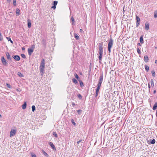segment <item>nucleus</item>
I'll use <instances>...</instances> for the list:
<instances>
[{
    "mask_svg": "<svg viewBox=\"0 0 157 157\" xmlns=\"http://www.w3.org/2000/svg\"><path fill=\"white\" fill-rule=\"evenodd\" d=\"M12 57L17 61H19L20 59V57L17 55H13L12 56Z\"/></svg>",
    "mask_w": 157,
    "mask_h": 157,
    "instance_id": "nucleus-8",
    "label": "nucleus"
},
{
    "mask_svg": "<svg viewBox=\"0 0 157 157\" xmlns=\"http://www.w3.org/2000/svg\"><path fill=\"white\" fill-rule=\"evenodd\" d=\"M53 5L56 6L58 2L56 1H55L53 2Z\"/></svg>",
    "mask_w": 157,
    "mask_h": 157,
    "instance_id": "nucleus-31",
    "label": "nucleus"
},
{
    "mask_svg": "<svg viewBox=\"0 0 157 157\" xmlns=\"http://www.w3.org/2000/svg\"><path fill=\"white\" fill-rule=\"evenodd\" d=\"M157 108V102L155 103L154 105L153 108Z\"/></svg>",
    "mask_w": 157,
    "mask_h": 157,
    "instance_id": "nucleus-40",
    "label": "nucleus"
},
{
    "mask_svg": "<svg viewBox=\"0 0 157 157\" xmlns=\"http://www.w3.org/2000/svg\"><path fill=\"white\" fill-rule=\"evenodd\" d=\"M156 93V90H155L153 91V93L155 94Z\"/></svg>",
    "mask_w": 157,
    "mask_h": 157,
    "instance_id": "nucleus-53",
    "label": "nucleus"
},
{
    "mask_svg": "<svg viewBox=\"0 0 157 157\" xmlns=\"http://www.w3.org/2000/svg\"><path fill=\"white\" fill-rule=\"evenodd\" d=\"M17 75L19 77H24L23 75L20 72H19L17 73Z\"/></svg>",
    "mask_w": 157,
    "mask_h": 157,
    "instance_id": "nucleus-25",
    "label": "nucleus"
},
{
    "mask_svg": "<svg viewBox=\"0 0 157 157\" xmlns=\"http://www.w3.org/2000/svg\"><path fill=\"white\" fill-rule=\"evenodd\" d=\"M149 60V58L148 56H144V60L145 62H147Z\"/></svg>",
    "mask_w": 157,
    "mask_h": 157,
    "instance_id": "nucleus-17",
    "label": "nucleus"
},
{
    "mask_svg": "<svg viewBox=\"0 0 157 157\" xmlns=\"http://www.w3.org/2000/svg\"><path fill=\"white\" fill-rule=\"evenodd\" d=\"M155 63L156 64H157V60H155Z\"/></svg>",
    "mask_w": 157,
    "mask_h": 157,
    "instance_id": "nucleus-55",
    "label": "nucleus"
},
{
    "mask_svg": "<svg viewBox=\"0 0 157 157\" xmlns=\"http://www.w3.org/2000/svg\"><path fill=\"white\" fill-rule=\"evenodd\" d=\"M1 117V115L0 114V118Z\"/></svg>",
    "mask_w": 157,
    "mask_h": 157,
    "instance_id": "nucleus-60",
    "label": "nucleus"
},
{
    "mask_svg": "<svg viewBox=\"0 0 157 157\" xmlns=\"http://www.w3.org/2000/svg\"><path fill=\"white\" fill-rule=\"evenodd\" d=\"M32 157H36V155L35 154H32Z\"/></svg>",
    "mask_w": 157,
    "mask_h": 157,
    "instance_id": "nucleus-46",
    "label": "nucleus"
},
{
    "mask_svg": "<svg viewBox=\"0 0 157 157\" xmlns=\"http://www.w3.org/2000/svg\"><path fill=\"white\" fill-rule=\"evenodd\" d=\"M7 39H8V40L9 41H10L11 43L12 44H13V41L11 40V38H7Z\"/></svg>",
    "mask_w": 157,
    "mask_h": 157,
    "instance_id": "nucleus-38",
    "label": "nucleus"
},
{
    "mask_svg": "<svg viewBox=\"0 0 157 157\" xmlns=\"http://www.w3.org/2000/svg\"><path fill=\"white\" fill-rule=\"evenodd\" d=\"M6 54L7 59L8 60H11V58L10 57L9 53L8 52H6Z\"/></svg>",
    "mask_w": 157,
    "mask_h": 157,
    "instance_id": "nucleus-12",
    "label": "nucleus"
},
{
    "mask_svg": "<svg viewBox=\"0 0 157 157\" xmlns=\"http://www.w3.org/2000/svg\"><path fill=\"white\" fill-rule=\"evenodd\" d=\"M71 121L73 124L74 125H75L76 124V123L74 121L73 119H72L71 120Z\"/></svg>",
    "mask_w": 157,
    "mask_h": 157,
    "instance_id": "nucleus-37",
    "label": "nucleus"
},
{
    "mask_svg": "<svg viewBox=\"0 0 157 157\" xmlns=\"http://www.w3.org/2000/svg\"><path fill=\"white\" fill-rule=\"evenodd\" d=\"M35 108V106L34 105H33L32 106V108Z\"/></svg>",
    "mask_w": 157,
    "mask_h": 157,
    "instance_id": "nucleus-52",
    "label": "nucleus"
},
{
    "mask_svg": "<svg viewBox=\"0 0 157 157\" xmlns=\"http://www.w3.org/2000/svg\"><path fill=\"white\" fill-rule=\"evenodd\" d=\"M156 109H153L154 110H155Z\"/></svg>",
    "mask_w": 157,
    "mask_h": 157,
    "instance_id": "nucleus-59",
    "label": "nucleus"
},
{
    "mask_svg": "<svg viewBox=\"0 0 157 157\" xmlns=\"http://www.w3.org/2000/svg\"><path fill=\"white\" fill-rule=\"evenodd\" d=\"M148 88H149V91L150 90V88L151 87V86H150V85L149 84H148Z\"/></svg>",
    "mask_w": 157,
    "mask_h": 157,
    "instance_id": "nucleus-48",
    "label": "nucleus"
},
{
    "mask_svg": "<svg viewBox=\"0 0 157 157\" xmlns=\"http://www.w3.org/2000/svg\"><path fill=\"white\" fill-rule=\"evenodd\" d=\"M78 97L79 99H81L82 98V96L80 94L78 95Z\"/></svg>",
    "mask_w": 157,
    "mask_h": 157,
    "instance_id": "nucleus-43",
    "label": "nucleus"
},
{
    "mask_svg": "<svg viewBox=\"0 0 157 157\" xmlns=\"http://www.w3.org/2000/svg\"><path fill=\"white\" fill-rule=\"evenodd\" d=\"M113 41L112 38H110L109 39V42L108 45V51L110 53L111 52V48L113 45Z\"/></svg>",
    "mask_w": 157,
    "mask_h": 157,
    "instance_id": "nucleus-3",
    "label": "nucleus"
},
{
    "mask_svg": "<svg viewBox=\"0 0 157 157\" xmlns=\"http://www.w3.org/2000/svg\"><path fill=\"white\" fill-rule=\"evenodd\" d=\"M151 84L152 87H153L154 86V81L153 79H151Z\"/></svg>",
    "mask_w": 157,
    "mask_h": 157,
    "instance_id": "nucleus-23",
    "label": "nucleus"
},
{
    "mask_svg": "<svg viewBox=\"0 0 157 157\" xmlns=\"http://www.w3.org/2000/svg\"><path fill=\"white\" fill-rule=\"evenodd\" d=\"M151 73L152 76L153 77H155V72L153 70L151 71Z\"/></svg>",
    "mask_w": 157,
    "mask_h": 157,
    "instance_id": "nucleus-28",
    "label": "nucleus"
},
{
    "mask_svg": "<svg viewBox=\"0 0 157 157\" xmlns=\"http://www.w3.org/2000/svg\"><path fill=\"white\" fill-rule=\"evenodd\" d=\"M25 49V48L24 47L22 48V50H23V51Z\"/></svg>",
    "mask_w": 157,
    "mask_h": 157,
    "instance_id": "nucleus-51",
    "label": "nucleus"
},
{
    "mask_svg": "<svg viewBox=\"0 0 157 157\" xmlns=\"http://www.w3.org/2000/svg\"><path fill=\"white\" fill-rule=\"evenodd\" d=\"M78 81H79V84H80V86L81 87H83L84 86V85L83 83V82H82V81L80 80H79Z\"/></svg>",
    "mask_w": 157,
    "mask_h": 157,
    "instance_id": "nucleus-19",
    "label": "nucleus"
},
{
    "mask_svg": "<svg viewBox=\"0 0 157 157\" xmlns=\"http://www.w3.org/2000/svg\"><path fill=\"white\" fill-rule=\"evenodd\" d=\"M72 81L75 84H78V82L77 81L75 78H73L72 79Z\"/></svg>",
    "mask_w": 157,
    "mask_h": 157,
    "instance_id": "nucleus-21",
    "label": "nucleus"
},
{
    "mask_svg": "<svg viewBox=\"0 0 157 157\" xmlns=\"http://www.w3.org/2000/svg\"><path fill=\"white\" fill-rule=\"evenodd\" d=\"M74 103H72V104H73V105H74Z\"/></svg>",
    "mask_w": 157,
    "mask_h": 157,
    "instance_id": "nucleus-61",
    "label": "nucleus"
},
{
    "mask_svg": "<svg viewBox=\"0 0 157 157\" xmlns=\"http://www.w3.org/2000/svg\"><path fill=\"white\" fill-rule=\"evenodd\" d=\"M21 57L24 58V59H26V56H25V55L24 54H21Z\"/></svg>",
    "mask_w": 157,
    "mask_h": 157,
    "instance_id": "nucleus-32",
    "label": "nucleus"
},
{
    "mask_svg": "<svg viewBox=\"0 0 157 157\" xmlns=\"http://www.w3.org/2000/svg\"><path fill=\"white\" fill-rule=\"evenodd\" d=\"M43 154L45 156H47L48 155V154L43 150H42Z\"/></svg>",
    "mask_w": 157,
    "mask_h": 157,
    "instance_id": "nucleus-30",
    "label": "nucleus"
},
{
    "mask_svg": "<svg viewBox=\"0 0 157 157\" xmlns=\"http://www.w3.org/2000/svg\"><path fill=\"white\" fill-rule=\"evenodd\" d=\"M53 134L56 137H58L57 135V133H56V132H53Z\"/></svg>",
    "mask_w": 157,
    "mask_h": 157,
    "instance_id": "nucleus-34",
    "label": "nucleus"
},
{
    "mask_svg": "<svg viewBox=\"0 0 157 157\" xmlns=\"http://www.w3.org/2000/svg\"><path fill=\"white\" fill-rule=\"evenodd\" d=\"M136 27H138L140 25V17L137 15H136Z\"/></svg>",
    "mask_w": 157,
    "mask_h": 157,
    "instance_id": "nucleus-5",
    "label": "nucleus"
},
{
    "mask_svg": "<svg viewBox=\"0 0 157 157\" xmlns=\"http://www.w3.org/2000/svg\"><path fill=\"white\" fill-rule=\"evenodd\" d=\"M27 104L26 102H25L24 104L22 105V108H26Z\"/></svg>",
    "mask_w": 157,
    "mask_h": 157,
    "instance_id": "nucleus-27",
    "label": "nucleus"
},
{
    "mask_svg": "<svg viewBox=\"0 0 157 157\" xmlns=\"http://www.w3.org/2000/svg\"><path fill=\"white\" fill-rule=\"evenodd\" d=\"M7 0L8 2H10V1H11V0Z\"/></svg>",
    "mask_w": 157,
    "mask_h": 157,
    "instance_id": "nucleus-57",
    "label": "nucleus"
},
{
    "mask_svg": "<svg viewBox=\"0 0 157 157\" xmlns=\"http://www.w3.org/2000/svg\"><path fill=\"white\" fill-rule=\"evenodd\" d=\"M35 48V45H32L31 48L33 49L34 50V49Z\"/></svg>",
    "mask_w": 157,
    "mask_h": 157,
    "instance_id": "nucleus-44",
    "label": "nucleus"
},
{
    "mask_svg": "<svg viewBox=\"0 0 157 157\" xmlns=\"http://www.w3.org/2000/svg\"><path fill=\"white\" fill-rule=\"evenodd\" d=\"M143 37V36L142 35V36H140V43L141 44H143L144 43Z\"/></svg>",
    "mask_w": 157,
    "mask_h": 157,
    "instance_id": "nucleus-15",
    "label": "nucleus"
},
{
    "mask_svg": "<svg viewBox=\"0 0 157 157\" xmlns=\"http://www.w3.org/2000/svg\"><path fill=\"white\" fill-rule=\"evenodd\" d=\"M20 10L19 9L17 8L16 9V13L17 16H19L20 15Z\"/></svg>",
    "mask_w": 157,
    "mask_h": 157,
    "instance_id": "nucleus-18",
    "label": "nucleus"
},
{
    "mask_svg": "<svg viewBox=\"0 0 157 157\" xmlns=\"http://www.w3.org/2000/svg\"><path fill=\"white\" fill-rule=\"evenodd\" d=\"M74 35L76 39L77 40H78V39L79 38V36H78L77 34H76L75 33H74Z\"/></svg>",
    "mask_w": 157,
    "mask_h": 157,
    "instance_id": "nucleus-20",
    "label": "nucleus"
},
{
    "mask_svg": "<svg viewBox=\"0 0 157 157\" xmlns=\"http://www.w3.org/2000/svg\"><path fill=\"white\" fill-rule=\"evenodd\" d=\"M45 60L44 59H43L41 60L40 64V70L41 75H42L44 74V69L45 68Z\"/></svg>",
    "mask_w": 157,
    "mask_h": 157,
    "instance_id": "nucleus-2",
    "label": "nucleus"
},
{
    "mask_svg": "<svg viewBox=\"0 0 157 157\" xmlns=\"http://www.w3.org/2000/svg\"><path fill=\"white\" fill-rule=\"evenodd\" d=\"M34 50L33 49H31V48H28V53L29 56H31L32 53L33 52Z\"/></svg>",
    "mask_w": 157,
    "mask_h": 157,
    "instance_id": "nucleus-10",
    "label": "nucleus"
},
{
    "mask_svg": "<svg viewBox=\"0 0 157 157\" xmlns=\"http://www.w3.org/2000/svg\"><path fill=\"white\" fill-rule=\"evenodd\" d=\"M82 111V110L81 109H79L77 111L79 115L81 114Z\"/></svg>",
    "mask_w": 157,
    "mask_h": 157,
    "instance_id": "nucleus-39",
    "label": "nucleus"
},
{
    "mask_svg": "<svg viewBox=\"0 0 157 157\" xmlns=\"http://www.w3.org/2000/svg\"><path fill=\"white\" fill-rule=\"evenodd\" d=\"M145 28L147 30H148L149 29V24L146 23L145 24Z\"/></svg>",
    "mask_w": 157,
    "mask_h": 157,
    "instance_id": "nucleus-14",
    "label": "nucleus"
},
{
    "mask_svg": "<svg viewBox=\"0 0 157 157\" xmlns=\"http://www.w3.org/2000/svg\"><path fill=\"white\" fill-rule=\"evenodd\" d=\"M3 40V37L2 33L0 32V40L2 41Z\"/></svg>",
    "mask_w": 157,
    "mask_h": 157,
    "instance_id": "nucleus-35",
    "label": "nucleus"
},
{
    "mask_svg": "<svg viewBox=\"0 0 157 157\" xmlns=\"http://www.w3.org/2000/svg\"><path fill=\"white\" fill-rule=\"evenodd\" d=\"M13 5L15 6L16 5V0H13Z\"/></svg>",
    "mask_w": 157,
    "mask_h": 157,
    "instance_id": "nucleus-36",
    "label": "nucleus"
},
{
    "mask_svg": "<svg viewBox=\"0 0 157 157\" xmlns=\"http://www.w3.org/2000/svg\"><path fill=\"white\" fill-rule=\"evenodd\" d=\"M75 78L78 80V81L79 80H80V78H79V76L77 74H75Z\"/></svg>",
    "mask_w": 157,
    "mask_h": 157,
    "instance_id": "nucleus-24",
    "label": "nucleus"
},
{
    "mask_svg": "<svg viewBox=\"0 0 157 157\" xmlns=\"http://www.w3.org/2000/svg\"><path fill=\"white\" fill-rule=\"evenodd\" d=\"M52 8H53L54 9H55L56 8V6L53 5V6H52Z\"/></svg>",
    "mask_w": 157,
    "mask_h": 157,
    "instance_id": "nucleus-47",
    "label": "nucleus"
},
{
    "mask_svg": "<svg viewBox=\"0 0 157 157\" xmlns=\"http://www.w3.org/2000/svg\"><path fill=\"white\" fill-rule=\"evenodd\" d=\"M36 109H32V110L33 112H34L35 110Z\"/></svg>",
    "mask_w": 157,
    "mask_h": 157,
    "instance_id": "nucleus-50",
    "label": "nucleus"
},
{
    "mask_svg": "<svg viewBox=\"0 0 157 157\" xmlns=\"http://www.w3.org/2000/svg\"><path fill=\"white\" fill-rule=\"evenodd\" d=\"M120 109V110L121 111L120 112V114L121 115H123L125 112V111L124 109Z\"/></svg>",
    "mask_w": 157,
    "mask_h": 157,
    "instance_id": "nucleus-16",
    "label": "nucleus"
},
{
    "mask_svg": "<svg viewBox=\"0 0 157 157\" xmlns=\"http://www.w3.org/2000/svg\"><path fill=\"white\" fill-rule=\"evenodd\" d=\"M98 45L99 47L98 59L99 62L101 63V61L103 55V44L101 43H99Z\"/></svg>",
    "mask_w": 157,
    "mask_h": 157,
    "instance_id": "nucleus-1",
    "label": "nucleus"
},
{
    "mask_svg": "<svg viewBox=\"0 0 157 157\" xmlns=\"http://www.w3.org/2000/svg\"><path fill=\"white\" fill-rule=\"evenodd\" d=\"M83 32V30L82 29H81L80 30V32L81 33H82Z\"/></svg>",
    "mask_w": 157,
    "mask_h": 157,
    "instance_id": "nucleus-49",
    "label": "nucleus"
},
{
    "mask_svg": "<svg viewBox=\"0 0 157 157\" xmlns=\"http://www.w3.org/2000/svg\"><path fill=\"white\" fill-rule=\"evenodd\" d=\"M28 22V27L29 28H30L31 26V21L30 19H28L27 20Z\"/></svg>",
    "mask_w": 157,
    "mask_h": 157,
    "instance_id": "nucleus-13",
    "label": "nucleus"
},
{
    "mask_svg": "<svg viewBox=\"0 0 157 157\" xmlns=\"http://www.w3.org/2000/svg\"><path fill=\"white\" fill-rule=\"evenodd\" d=\"M137 51L138 53L139 54H140L141 53V52H140V49L139 48H137Z\"/></svg>",
    "mask_w": 157,
    "mask_h": 157,
    "instance_id": "nucleus-33",
    "label": "nucleus"
},
{
    "mask_svg": "<svg viewBox=\"0 0 157 157\" xmlns=\"http://www.w3.org/2000/svg\"><path fill=\"white\" fill-rule=\"evenodd\" d=\"M6 84L7 86L9 88H11L10 85L9 84L7 83H6Z\"/></svg>",
    "mask_w": 157,
    "mask_h": 157,
    "instance_id": "nucleus-42",
    "label": "nucleus"
},
{
    "mask_svg": "<svg viewBox=\"0 0 157 157\" xmlns=\"http://www.w3.org/2000/svg\"><path fill=\"white\" fill-rule=\"evenodd\" d=\"M100 87L101 86L97 85V87L96 90V94L95 95V97H97L98 96Z\"/></svg>",
    "mask_w": 157,
    "mask_h": 157,
    "instance_id": "nucleus-6",
    "label": "nucleus"
},
{
    "mask_svg": "<svg viewBox=\"0 0 157 157\" xmlns=\"http://www.w3.org/2000/svg\"><path fill=\"white\" fill-rule=\"evenodd\" d=\"M137 45H139L140 46H141V44L140 43H138L137 44Z\"/></svg>",
    "mask_w": 157,
    "mask_h": 157,
    "instance_id": "nucleus-54",
    "label": "nucleus"
},
{
    "mask_svg": "<svg viewBox=\"0 0 157 157\" xmlns=\"http://www.w3.org/2000/svg\"><path fill=\"white\" fill-rule=\"evenodd\" d=\"M1 60H2V64L4 65L5 66H6L7 65V63L6 59H5L4 57L2 56L1 57Z\"/></svg>",
    "mask_w": 157,
    "mask_h": 157,
    "instance_id": "nucleus-7",
    "label": "nucleus"
},
{
    "mask_svg": "<svg viewBox=\"0 0 157 157\" xmlns=\"http://www.w3.org/2000/svg\"><path fill=\"white\" fill-rule=\"evenodd\" d=\"M155 141L154 139H153L151 141L150 143L152 144H154L155 143Z\"/></svg>",
    "mask_w": 157,
    "mask_h": 157,
    "instance_id": "nucleus-29",
    "label": "nucleus"
},
{
    "mask_svg": "<svg viewBox=\"0 0 157 157\" xmlns=\"http://www.w3.org/2000/svg\"><path fill=\"white\" fill-rule=\"evenodd\" d=\"M144 67H145V69L146 71H149V67L148 66H147V65H146L144 66Z\"/></svg>",
    "mask_w": 157,
    "mask_h": 157,
    "instance_id": "nucleus-26",
    "label": "nucleus"
},
{
    "mask_svg": "<svg viewBox=\"0 0 157 157\" xmlns=\"http://www.w3.org/2000/svg\"><path fill=\"white\" fill-rule=\"evenodd\" d=\"M82 140H80L78 141L77 142V143L78 144H79V147H80L82 145Z\"/></svg>",
    "mask_w": 157,
    "mask_h": 157,
    "instance_id": "nucleus-22",
    "label": "nucleus"
},
{
    "mask_svg": "<svg viewBox=\"0 0 157 157\" xmlns=\"http://www.w3.org/2000/svg\"><path fill=\"white\" fill-rule=\"evenodd\" d=\"M156 116L157 117V110L156 111Z\"/></svg>",
    "mask_w": 157,
    "mask_h": 157,
    "instance_id": "nucleus-56",
    "label": "nucleus"
},
{
    "mask_svg": "<svg viewBox=\"0 0 157 157\" xmlns=\"http://www.w3.org/2000/svg\"><path fill=\"white\" fill-rule=\"evenodd\" d=\"M71 20L72 22V24H73V23L74 22H75L74 19L73 17H71Z\"/></svg>",
    "mask_w": 157,
    "mask_h": 157,
    "instance_id": "nucleus-41",
    "label": "nucleus"
},
{
    "mask_svg": "<svg viewBox=\"0 0 157 157\" xmlns=\"http://www.w3.org/2000/svg\"><path fill=\"white\" fill-rule=\"evenodd\" d=\"M155 49H156V48H157V47H155Z\"/></svg>",
    "mask_w": 157,
    "mask_h": 157,
    "instance_id": "nucleus-58",
    "label": "nucleus"
},
{
    "mask_svg": "<svg viewBox=\"0 0 157 157\" xmlns=\"http://www.w3.org/2000/svg\"><path fill=\"white\" fill-rule=\"evenodd\" d=\"M103 80V74L100 75V77L99 78V79L98 81V83L97 84L98 85H99L100 86H101V84Z\"/></svg>",
    "mask_w": 157,
    "mask_h": 157,
    "instance_id": "nucleus-4",
    "label": "nucleus"
},
{
    "mask_svg": "<svg viewBox=\"0 0 157 157\" xmlns=\"http://www.w3.org/2000/svg\"><path fill=\"white\" fill-rule=\"evenodd\" d=\"M154 17L156 18L157 17V13H155L154 14Z\"/></svg>",
    "mask_w": 157,
    "mask_h": 157,
    "instance_id": "nucleus-45",
    "label": "nucleus"
},
{
    "mask_svg": "<svg viewBox=\"0 0 157 157\" xmlns=\"http://www.w3.org/2000/svg\"><path fill=\"white\" fill-rule=\"evenodd\" d=\"M16 131L14 129L11 130L10 132V136L11 137L13 136L16 134Z\"/></svg>",
    "mask_w": 157,
    "mask_h": 157,
    "instance_id": "nucleus-9",
    "label": "nucleus"
},
{
    "mask_svg": "<svg viewBox=\"0 0 157 157\" xmlns=\"http://www.w3.org/2000/svg\"><path fill=\"white\" fill-rule=\"evenodd\" d=\"M49 144L51 146V147H52V148L54 151L56 150L55 145L53 144V143L52 142H49Z\"/></svg>",
    "mask_w": 157,
    "mask_h": 157,
    "instance_id": "nucleus-11",
    "label": "nucleus"
}]
</instances>
